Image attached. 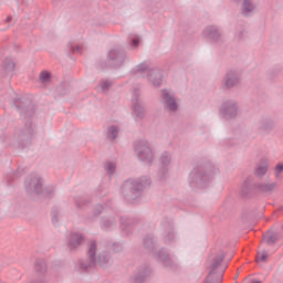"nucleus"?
I'll use <instances>...</instances> for the list:
<instances>
[{
    "mask_svg": "<svg viewBox=\"0 0 283 283\" xmlns=\"http://www.w3.org/2000/svg\"><path fill=\"white\" fill-rule=\"evenodd\" d=\"M239 83H240V76L238 75V72L228 71L224 76V85L227 90H231L232 87H235Z\"/></svg>",
    "mask_w": 283,
    "mask_h": 283,
    "instance_id": "18",
    "label": "nucleus"
},
{
    "mask_svg": "<svg viewBox=\"0 0 283 283\" xmlns=\"http://www.w3.org/2000/svg\"><path fill=\"white\" fill-rule=\"evenodd\" d=\"M61 217V211L59 207H53L51 210V220L53 224H59V218Z\"/></svg>",
    "mask_w": 283,
    "mask_h": 283,
    "instance_id": "32",
    "label": "nucleus"
},
{
    "mask_svg": "<svg viewBox=\"0 0 283 283\" xmlns=\"http://www.w3.org/2000/svg\"><path fill=\"white\" fill-rule=\"evenodd\" d=\"M90 200H85L83 197H76L75 198V207L77 209H83L84 205H87Z\"/></svg>",
    "mask_w": 283,
    "mask_h": 283,
    "instance_id": "37",
    "label": "nucleus"
},
{
    "mask_svg": "<svg viewBox=\"0 0 283 283\" xmlns=\"http://www.w3.org/2000/svg\"><path fill=\"white\" fill-rule=\"evenodd\" d=\"M151 185V179L149 177H140L139 179H128L122 185V196L126 202H134L143 196L145 187Z\"/></svg>",
    "mask_w": 283,
    "mask_h": 283,
    "instance_id": "4",
    "label": "nucleus"
},
{
    "mask_svg": "<svg viewBox=\"0 0 283 283\" xmlns=\"http://www.w3.org/2000/svg\"><path fill=\"white\" fill-rule=\"evenodd\" d=\"M220 112L226 120H231L238 116V104L233 101L223 102Z\"/></svg>",
    "mask_w": 283,
    "mask_h": 283,
    "instance_id": "13",
    "label": "nucleus"
},
{
    "mask_svg": "<svg viewBox=\"0 0 283 283\" xmlns=\"http://www.w3.org/2000/svg\"><path fill=\"white\" fill-rule=\"evenodd\" d=\"M137 72H138L139 74H143V72H147V64H139V65L137 66Z\"/></svg>",
    "mask_w": 283,
    "mask_h": 283,
    "instance_id": "42",
    "label": "nucleus"
},
{
    "mask_svg": "<svg viewBox=\"0 0 283 283\" xmlns=\"http://www.w3.org/2000/svg\"><path fill=\"white\" fill-rule=\"evenodd\" d=\"M12 22V15H9L7 19H6V23H10Z\"/></svg>",
    "mask_w": 283,
    "mask_h": 283,
    "instance_id": "44",
    "label": "nucleus"
},
{
    "mask_svg": "<svg viewBox=\"0 0 283 283\" xmlns=\"http://www.w3.org/2000/svg\"><path fill=\"white\" fill-rule=\"evenodd\" d=\"M138 96H140V91L135 88L133 92V116L136 122L143 120L147 114L143 101Z\"/></svg>",
    "mask_w": 283,
    "mask_h": 283,
    "instance_id": "11",
    "label": "nucleus"
},
{
    "mask_svg": "<svg viewBox=\"0 0 283 283\" xmlns=\"http://www.w3.org/2000/svg\"><path fill=\"white\" fill-rule=\"evenodd\" d=\"M216 176V165L211 161L199 164L195 167L188 177L191 189H205Z\"/></svg>",
    "mask_w": 283,
    "mask_h": 283,
    "instance_id": "2",
    "label": "nucleus"
},
{
    "mask_svg": "<svg viewBox=\"0 0 283 283\" xmlns=\"http://www.w3.org/2000/svg\"><path fill=\"white\" fill-rule=\"evenodd\" d=\"M33 269L35 273L45 275V273H48V263L45 262V259H36L33 264Z\"/></svg>",
    "mask_w": 283,
    "mask_h": 283,
    "instance_id": "25",
    "label": "nucleus"
},
{
    "mask_svg": "<svg viewBox=\"0 0 283 283\" xmlns=\"http://www.w3.org/2000/svg\"><path fill=\"white\" fill-rule=\"evenodd\" d=\"M202 36L206 41H211L212 43H218L222 39V33L220 29L216 25H208L202 31Z\"/></svg>",
    "mask_w": 283,
    "mask_h": 283,
    "instance_id": "14",
    "label": "nucleus"
},
{
    "mask_svg": "<svg viewBox=\"0 0 283 283\" xmlns=\"http://www.w3.org/2000/svg\"><path fill=\"white\" fill-rule=\"evenodd\" d=\"M282 171H283V164H277L276 167H275V174H276V176H277L279 174H282Z\"/></svg>",
    "mask_w": 283,
    "mask_h": 283,
    "instance_id": "43",
    "label": "nucleus"
},
{
    "mask_svg": "<svg viewBox=\"0 0 283 283\" xmlns=\"http://www.w3.org/2000/svg\"><path fill=\"white\" fill-rule=\"evenodd\" d=\"M125 61H127V52L123 48L115 46L107 53L106 67H112L113 70L123 67Z\"/></svg>",
    "mask_w": 283,
    "mask_h": 283,
    "instance_id": "7",
    "label": "nucleus"
},
{
    "mask_svg": "<svg viewBox=\"0 0 283 283\" xmlns=\"http://www.w3.org/2000/svg\"><path fill=\"white\" fill-rule=\"evenodd\" d=\"M106 174H109L111 176H114L116 174V164L113 161H107L105 165Z\"/></svg>",
    "mask_w": 283,
    "mask_h": 283,
    "instance_id": "33",
    "label": "nucleus"
},
{
    "mask_svg": "<svg viewBox=\"0 0 283 283\" xmlns=\"http://www.w3.org/2000/svg\"><path fill=\"white\" fill-rule=\"evenodd\" d=\"M158 260H160L166 269H174L176 266V263H174L171 256H169V252H167L166 250H159Z\"/></svg>",
    "mask_w": 283,
    "mask_h": 283,
    "instance_id": "22",
    "label": "nucleus"
},
{
    "mask_svg": "<svg viewBox=\"0 0 283 283\" xmlns=\"http://www.w3.org/2000/svg\"><path fill=\"white\" fill-rule=\"evenodd\" d=\"M266 258H269V253L264 252L263 254L258 253L256 255V262H266Z\"/></svg>",
    "mask_w": 283,
    "mask_h": 283,
    "instance_id": "40",
    "label": "nucleus"
},
{
    "mask_svg": "<svg viewBox=\"0 0 283 283\" xmlns=\"http://www.w3.org/2000/svg\"><path fill=\"white\" fill-rule=\"evenodd\" d=\"M103 205H97L93 210V216H101V213H103Z\"/></svg>",
    "mask_w": 283,
    "mask_h": 283,
    "instance_id": "39",
    "label": "nucleus"
},
{
    "mask_svg": "<svg viewBox=\"0 0 283 283\" xmlns=\"http://www.w3.org/2000/svg\"><path fill=\"white\" fill-rule=\"evenodd\" d=\"M134 149L142 163L146 165H151L154 163V151L151 150V146H149V142L142 139L134 143Z\"/></svg>",
    "mask_w": 283,
    "mask_h": 283,
    "instance_id": "8",
    "label": "nucleus"
},
{
    "mask_svg": "<svg viewBox=\"0 0 283 283\" xmlns=\"http://www.w3.org/2000/svg\"><path fill=\"white\" fill-rule=\"evenodd\" d=\"M112 249H113L114 253H120V251H123V244L113 243Z\"/></svg>",
    "mask_w": 283,
    "mask_h": 283,
    "instance_id": "41",
    "label": "nucleus"
},
{
    "mask_svg": "<svg viewBox=\"0 0 283 283\" xmlns=\"http://www.w3.org/2000/svg\"><path fill=\"white\" fill-rule=\"evenodd\" d=\"M25 190L28 193L43 196V198H52L54 188L43 187V179L36 175H31L24 180Z\"/></svg>",
    "mask_w": 283,
    "mask_h": 283,
    "instance_id": "5",
    "label": "nucleus"
},
{
    "mask_svg": "<svg viewBox=\"0 0 283 283\" xmlns=\"http://www.w3.org/2000/svg\"><path fill=\"white\" fill-rule=\"evenodd\" d=\"M129 43H130L132 48H134L136 50L138 48V45H140V36L129 35Z\"/></svg>",
    "mask_w": 283,
    "mask_h": 283,
    "instance_id": "36",
    "label": "nucleus"
},
{
    "mask_svg": "<svg viewBox=\"0 0 283 283\" xmlns=\"http://www.w3.org/2000/svg\"><path fill=\"white\" fill-rule=\"evenodd\" d=\"M275 189H277V182L262 181L251 184V179H247L241 188V193L243 196H251V193L271 196Z\"/></svg>",
    "mask_w": 283,
    "mask_h": 283,
    "instance_id": "6",
    "label": "nucleus"
},
{
    "mask_svg": "<svg viewBox=\"0 0 283 283\" xmlns=\"http://www.w3.org/2000/svg\"><path fill=\"white\" fill-rule=\"evenodd\" d=\"M147 76L154 87H160L163 84V73L158 69H150Z\"/></svg>",
    "mask_w": 283,
    "mask_h": 283,
    "instance_id": "19",
    "label": "nucleus"
},
{
    "mask_svg": "<svg viewBox=\"0 0 283 283\" xmlns=\"http://www.w3.org/2000/svg\"><path fill=\"white\" fill-rule=\"evenodd\" d=\"M117 136H118V127L117 126L108 127L106 138H108V140H116Z\"/></svg>",
    "mask_w": 283,
    "mask_h": 283,
    "instance_id": "30",
    "label": "nucleus"
},
{
    "mask_svg": "<svg viewBox=\"0 0 283 283\" xmlns=\"http://www.w3.org/2000/svg\"><path fill=\"white\" fill-rule=\"evenodd\" d=\"M235 1H240V0H235Z\"/></svg>",
    "mask_w": 283,
    "mask_h": 283,
    "instance_id": "45",
    "label": "nucleus"
},
{
    "mask_svg": "<svg viewBox=\"0 0 283 283\" xmlns=\"http://www.w3.org/2000/svg\"><path fill=\"white\" fill-rule=\"evenodd\" d=\"M97 261L99 266H103L105 269L108 264H112V256L108 254V252L104 251L97 255Z\"/></svg>",
    "mask_w": 283,
    "mask_h": 283,
    "instance_id": "26",
    "label": "nucleus"
},
{
    "mask_svg": "<svg viewBox=\"0 0 283 283\" xmlns=\"http://www.w3.org/2000/svg\"><path fill=\"white\" fill-rule=\"evenodd\" d=\"M66 54L67 56H72V54H83V48L74 45V43L72 42H69L66 44Z\"/></svg>",
    "mask_w": 283,
    "mask_h": 283,
    "instance_id": "28",
    "label": "nucleus"
},
{
    "mask_svg": "<svg viewBox=\"0 0 283 283\" xmlns=\"http://www.w3.org/2000/svg\"><path fill=\"white\" fill-rule=\"evenodd\" d=\"M96 241L88 243L87 259L80 260V273H90V271H94V269H96Z\"/></svg>",
    "mask_w": 283,
    "mask_h": 283,
    "instance_id": "9",
    "label": "nucleus"
},
{
    "mask_svg": "<svg viewBox=\"0 0 283 283\" xmlns=\"http://www.w3.org/2000/svg\"><path fill=\"white\" fill-rule=\"evenodd\" d=\"M83 242H85V235L81 232L72 231L66 237V247L71 251H77Z\"/></svg>",
    "mask_w": 283,
    "mask_h": 283,
    "instance_id": "12",
    "label": "nucleus"
},
{
    "mask_svg": "<svg viewBox=\"0 0 283 283\" xmlns=\"http://www.w3.org/2000/svg\"><path fill=\"white\" fill-rule=\"evenodd\" d=\"M143 244L147 253L156 255V241L154 240V234H146L143 239Z\"/></svg>",
    "mask_w": 283,
    "mask_h": 283,
    "instance_id": "21",
    "label": "nucleus"
},
{
    "mask_svg": "<svg viewBox=\"0 0 283 283\" xmlns=\"http://www.w3.org/2000/svg\"><path fill=\"white\" fill-rule=\"evenodd\" d=\"M161 240L164 244H176L178 235L176 234V228H174V221L166 219L161 222Z\"/></svg>",
    "mask_w": 283,
    "mask_h": 283,
    "instance_id": "10",
    "label": "nucleus"
},
{
    "mask_svg": "<svg viewBox=\"0 0 283 283\" xmlns=\"http://www.w3.org/2000/svg\"><path fill=\"white\" fill-rule=\"evenodd\" d=\"M143 224V221L137 218H129V217H120V228L123 231H126V233H132L136 227H140Z\"/></svg>",
    "mask_w": 283,
    "mask_h": 283,
    "instance_id": "15",
    "label": "nucleus"
},
{
    "mask_svg": "<svg viewBox=\"0 0 283 283\" xmlns=\"http://www.w3.org/2000/svg\"><path fill=\"white\" fill-rule=\"evenodd\" d=\"M14 67H17V64L12 60L6 59L2 64V71L0 72V77L3 78V76H8L10 72H14Z\"/></svg>",
    "mask_w": 283,
    "mask_h": 283,
    "instance_id": "23",
    "label": "nucleus"
},
{
    "mask_svg": "<svg viewBox=\"0 0 283 283\" xmlns=\"http://www.w3.org/2000/svg\"><path fill=\"white\" fill-rule=\"evenodd\" d=\"M159 160L161 164L160 179L165 180V177L167 176V171H169V169L167 167H169V165L171 163V155L168 151H165L161 154Z\"/></svg>",
    "mask_w": 283,
    "mask_h": 283,
    "instance_id": "20",
    "label": "nucleus"
},
{
    "mask_svg": "<svg viewBox=\"0 0 283 283\" xmlns=\"http://www.w3.org/2000/svg\"><path fill=\"white\" fill-rule=\"evenodd\" d=\"M151 275V268L149 265L139 266L135 276L133 279V283H145V280Z\"/></svg>",
    "mask_w": 283,
    "mask_h": 283,
    "instance_id": "17",
    "label": "nucleus"
},
{
    "mask_svg": "<svg viewBox=\"0 0 283 283\" xmlns=\"http://www.w3.org/2000/svg\"><path fill=\"white\" fill-rule=\"evenodd\" d=\"M161 98L166 109H169L170 112H176V109H178V103L176 102V98L171 96L167 90L161 91Z\"/></svg>",
    "mask_w": 283,
    "mask_h": 283,
    "instance_id": "16",
    "label": "nucleus"
},
{
    "mask_svg": "<svg viewBox=\"0 0 283 283\" xmlns=\"http://www.w3.org/2000/svg\"><path fill=\"white\" fill-rule=\"evenodd\" d=\"M255 10V4H253V0H243L242 3V14L243 17H249L250 12Z\"/></svg>",
    "mask_w": 283,
    "mask_h": 283,
    "instance_id": "27",
    "label": "nucleus"
},
{
    "mask_svg": "<svg viewBox=\"0 0 283 283\" xmlns=\"http://www.w3.org/2000/svg\"><path fill=\"white\" fill-rule=\"evenodd\" d=\"M227 258V252L222 248H214L211 250L207 259V268L210 270L205 283H222V277H224V271H227V265L219 270L222 266Z\"/></svg>",
    "mask_w": 283,
    "mask_h": 283,
    "instance_id": "3",
    "label": "nucleus"
},
{
    "mask_svg": "<svg viewBox=\"0 0 283 283\" xmlns=\"http://www.w3.org/2000/svg\"><path fill=\"white\" fill-rule=\"evenodd\" d=\"M51 78H52V74L50 72L42 71L40 73V81H41V83H50Z\"/></svg>",
    "mask_w": 283,
    "mask_h": 283,
    "instance_id": "35",
    "label": "nucleus"
},
{
    "mask_svg": "<svg viewBox=\"0 0 283 283\" xmlns=\"http://www.w3.org/2000/svg\"><path fill=\"white\" fill-rule=\"evenodd\" d=\"M101 228L103 231H109L116 228V218L114 217H104L101 219Z\"/></svg>",
    "mask_w": 283,
    "mask_h": 283,
    "instance_id": "24",
    "label": "nucleus"
},
{
    "mask_svg": "<svg viewBox=\"0 0 283 283\" xmlns=\"http://www.w3.org/2000/svg\"><path fill=\"white\" fill-rule=\"evenodd\" d=\"M101 87H102V91L107 92V90H109V87H112V82H109L107 80H103L101 82Z\"/></svg>",
    "mask_w": 283,
    "mask_h": 283,
    "instance_id": "38",
    "label": "nucleus"
},
{
    "mask_svg": "<svg viewBox=\"0 0 283 283\" xmlns=\"http://www.w3.org/2000/svg\"><path fill=\"white\" fill-rule=\"evenodd\" d=\"M13 105L24 123V129L20 130L19 139L22 140V143L25 140L30 143L34 134V128L32 127V118H34V114H36L34 104L30 97L21 96L13 99Z\"/></svg>",
    "mask_w": 283,
    "mask_h": 283,
    "instance_id": "1",
    "label": "nucleus"
},
{
    "mask_svg": "<svg viewBox=\"0 0 283 283\" xmlns=\"http://www.w3.org/2000/svg\"><path fill=\"white\" fill-rule=\"evenodd\" d=\"M275 126L273 120L271 119H262L260 124V129L263 132H271V129Z\"/></svg>",
    "mask_w": 283,
    "mask_h": 283,
    "instance_id": "29",
    "label": "nucleus"
},
{
    "mask_svg": "<svg viewBox=\"0 0 283 283\" xmlns=\"http://www.w3.org/2000/svg\"><path fill=\"white\" fill-rule=\"evenodd\" d=\"M271 232H268V235H264V240L266 242V244H269L270 247H273V244H275V242H277V235L276 234H269Z\"/></svg>",
    "mask_w": 283,
    "mask_h": 283,
    "instance_id": "34",
    "label": "nucleus"
},
{
    "mask_svg": "<svg viewBox=\"0 0 283 283\" xmlns=\"http://www.w3.org/2000/svg\"><path fill=\"white\" fill-rule=\"evenodd\" d=\"M266 171H269V167L266 166V164H261L256 166L254 174L255 176H258V178H262V176H264Z\"/></svg>",
    "mask_w": 283,
    "mask_h": 283,
    "instance_id": "31",
    "label": "nucleus"
}]
</instances>
